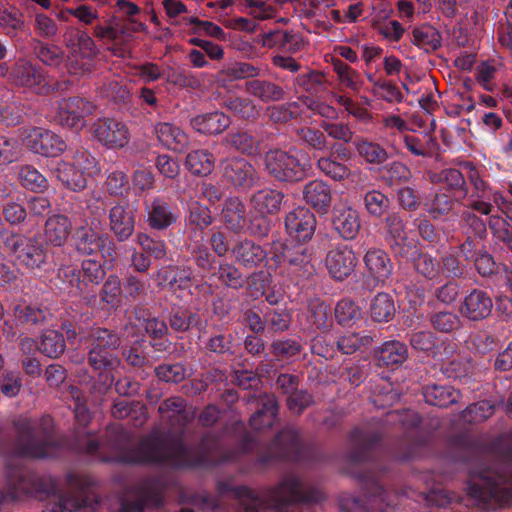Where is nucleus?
<instances>
[{"instance_id": "f257e3e1", "label": "nucleus", "mask_w": 512, "mask_h": 512, "mask_svg": "<svg viewBox=\"0 0 512 512\" xmlns=\"http://www.w3.org/2000/svg\"><path fill=\"white\" fill-rule=\"evenodd\" d=\"M18 476L22 477L21 474ZM68 491L65 494L58 493V485L54 478L45 477L37 479L33 482L32 488L26 487V480L21 478L17 485L9 489L8 495L11 499L18 498L22 492L29 494H46L52 496L56 501L50 512H75L81 507L88 505L89 497V480L81 475L70 474L67 477Z\"/></svg>"}, {"instance_id": "f03ea898", "label": "nucleus", "mask_w": 512, "mask_h": 512, "mask_svg": "<svg viewBox=\"0 0 512 512\" xmlns=\"http://www.w3.org/2000/svg\"><path fill=\"white\" fill-rule=\"evenodd\" d=\"M190 455V449L179 438L168 439L153 434L143 438L134 449L117 452L105 460L124 463H162L181 467L193 464Z\"/></svg>"}, {"instance_id": "7ed1b4c3", "label": "nucleus", "mask_w": 512, "mask_h": 512, "mask_svg": "<svg viewBox=\"0 0 512 512\" xmlns=\"http://www.w3.org/2000/svg\"><path fill=\"white\" fill-rule=\"evenodd\" d=\"M236 494L247 502V512H294L298 503L309 502L313 498L303 483L293 476L285 478L261 498L245 486L238 487Z\"/></svg>"}, {"instance_id": "20e7f679", "label": "nucleus", "mask_w": 512, "mask_h": 512, "mask_svg": "<svg viewBox=\"0 0 512 512\" xmlns=\"http://www.w3.org/2000/svg\"><path fill=\"white\" fill-rule=\"evenodd\" d=\"M468 493L484 508L512 504V471L480 466L469 475Z\"/></svg>"}, {"instance_id": "39448f33", "label": "nucleus", "mask_w": 512, "mask_h": 512, "mask_svg": "<svg viewBox=\"0 0 512 512\" xmlns=\"http://www.w3.org/2000/svg\"><path fill=\"white\" fill-rule=\"evenodd\" d=\"M17 429L19 439L16 454L44 458L57 451V443L52 433L53 421L50 416H44L37 422L23 419L17 423Z\"/></svg>"}, {"instance_id": "423d86ee", "label": "nucleus", "mask_w": 512, "mask_h": 512, "mask_svg": "<svg viewBox=\"0 0 512 512\" xmlns=\"http://www.w3.org/2000/svg\"><path fill=\"white\" fill-rule=\"evenodd\" d=\"M49 168L66 188L73 191L83 190L87 186V178L98 176L101 172L96 158L83 149L52 161Z\"/></svg>"}, {"instance_id": "0eeeda50", "label": "nucleus", "mask_w": 512, "mask_h": 512, "mask_svg": "<svg viewBox=\"0 0 512 512\" xmlns=\"http://www.w3.org/2000/svg\"><path fill=\"white\" fill-rule=\"evenodd\" d=\"M91 349L89 351V364L99 372V381L104 389H108L114 382V371L118 368L120 360L114 354L120 344L117 335L97 328L91 334Z\"/></svg>"}, {"instance_id": "6e6552de", "label": "nucleus", "mask_w": 512, "mask_h": 512, "mask_svg": "<svg viewBox=\"0 0 512 512\" xmlns=\"http://www.w3.org/2000/svg\"><path fill=\"white\" fill-rule=\"evenodd\" d=\"M64 40L68 51L64 63L66 71L75 76L90 73L98 53L92 37L84 30L73 29L65 34Z\"/></svg>"}, {"instance_id": "1a4fd4ad", "label": "nucleus", "mask_w": 512, "mask_h": 512, "mask_svg": "<svg viewBox=\"0 0 512 512\" xmlns=\"http://www.w3.org/2000/svg\"><path fill=\"white\" fill-rule=\"evenodd\" d=\"M265 167L279 181H299L305 176L307 163L292 153L275 149L266 153Z\"/></svg>"}, {"instance_id": "9d476101", "label": "nucleus", "mask_w": 512, "mask_h": 512, "mask_svg": "<svg viewBox=\"0 0 512 512\" xmlns=\"http://www.w3.org/2000/svg\"><path fill=\"white\" fill-rule=\"evenodd\" d=\"M4 246L16 256L21 265L28 269L40 268L46 262L45 250L35 239L18 234H7L4 238Z\"/></svg>"}, {"instance_id": "9b49d317", "label": "nucleus", "mask_w": 512, "mask_h": 512, "mask_svg": "<svg viewBox=\"0 0 512 512\" xmlns=\"http://www.w3.org/2000/svg\"><path fill=\"white\" fill-rule=\"evenodd\" d=\"M75 248L83 255H94L99 252L105 264H112L115 260L113 241L92 227H82L76 231Z\"/></svg>"}, {"instance_id": "f8f14e48", "label": "nucleus", "mask_w": 512, "mask_h": 512, "mask_svg": "<svg viewBox=\"0 0 512 512\" xmlns=\"http://www.w3.org/2000/svg\"><path fill=\"white\" fill-rule=\"evenodd\" d=\"M53 120L58 124L75 130L85 126V117L90 115L94 106L80 97H71L57 102L53 108Z\"/></svg>"}, {"instance_id": "ddd939ff", "label": "nucleus", "mask_w": 512, "mask_h": 512, "mask_svg": "<svg viewBox=\"0 0 512 512\" xmlns=\"http://www.w3.org/2000/svg\"><path fill=\"white\" fill-rule=\"evenodd\" d=\"M91 129L95 139L107 149H122L130 141L128 126L117 119L100 118Z\"/></svg>"}, {"instance_id": "4468645a", "label": "nucleus", "mask_w": 512, "mask_h": 512, "mask_svg": "<svg viewBox=\"0 0 512 512\" xmlns=\"http://www.w3.org/2000/svg\"><path fill=\"white\" fill-rule=\"evenodd\" d=\"M23 142L31 151L47 157H56L66 149L64 140L43 128L27 130L23 134Z\"/></svg>"}, {"instance_id": "2eb2a0df", "label": "nucleus", "mask_w": 512, "mask_h": 512, "mask_svg": "<svg viewBox=\"0 0 512 512\" xmlns=\"http://www.w3.org/2000/svg\"><path fill=\"white\" fill-rule=\"evenodd\" d=\"M11 78L16 85L29 88L40 95H46L52 90L50 79L26 60L17 61Z\"/></svg>"}, {"instance_id": "dca6fc26", "label": "nucleus", "mask_w": 512, "mask_h": 512, "mask_svg": "<svg viewBox=\"0 0 512 512\" xmlns=\"http://www.w3.org/2000/svg\"><path fill=\"white\" fill-rule=\"evenodd\" d=\"M287 233L299 242L310 240L315 232L316 218L305 207H298L289 212L285 218Z\"/></svg>"}, {"instance_id": "f3484780", "label": "nucleus", "mask_w": 512, "mask_h": 512, "mask_svg": "<svg viewBox=\"0 0 512 512\" xmlns=\"http://www.w3.org/2000/svg\"><path fill=\"white\" fill-rule=\"evenodd\" d=\"M492 308V298L485 291L474 289L462 300L459 313L470 321H481L491 314Z\"/></svg>"}, {"instance_id": "a211bd4d", "label": "nucleus", "mask_w": 512, "mask_h": 512, "mask_svg": "<svg viewBox=\"0 0 512 512\" xmlns=\"http://www.w3.org/2000/svg\"><path fill=\"white\" fill-rule=\"evenodd\" d=\"M357 259L351 247L340 244L331 249L326 257V266L333 278L343 280L356 265Z\"/></svg>"}, {"instance_id": "6ab92c4d", "label": "nucleus", "mask_w": 512, "mask_h": 512, "mask_svg": "<svg viewBox=\"0 0 512 512\" xmlns=\"http://www.w3.org/2000/svg\"><path fill=\"white\" fill-rule=\"evenodd\" d=\"M162 502V489L155 480L142 482L135 491L133 501H124L121 512H144L146 504L159 505Z\"/></svg>"}, {"instance_id": "aec40b11", "label": "nucleus", "mask_w": 512, "mask_h": 512, "mask_svg": "<svg viewBox=\"0 0 512 512\" xmlns=\"http://www.w3.org/2000/svg\"><path fill=\"white\" fill-rule=\"evenodd\" d=\"M332 225L344 239H354L361 227L359 213L349 205H338L333 210Z\"/></svg>"}, {"instance_id": "412c9836", "label": "nucleus", "mask_w": 512, "mask_h": 512, "mask_svg": "<svg viewBox=\"0 0 512 512\" xmlns=\"http://www.w3.org/2000/svg\"><path fill=\"white\" fill-rule=\"evenodd\" d=\"M224 177L234 186L248 189L256 181V172L251 164L242 158H233L224 163Z\"/></svg>"}, {"instance_id": "4be33fe9", "label": "nucleus", "mask_w": 512, "mask_h": 512, "mask_svg": "<svg viewBox=\"0 0 512 512\" xmlns=\"http://www.w3.org/2000/svg\"><path fill=\"white\" fill-rule=\"evenodd\" d=\"M110 228L119 241L127 240L134 232L135 217L128 205L117 204L109 213Z\"/></svg>"}, {"instance_id": "5701e85b", "label": "nucleus", "mask_w": 512, "mask_h": 512, "mask_svg": "<svg viewBox=\"0 0 512 512\" xmlns=\"http://www.w3.org/2000/svg\"><path fill=\"white\" fill-rule=\"evenodd\" d=\"M304 200L320 213H327L332 194L330 186L322 180H313L307 183L303 189Z\"/></svg>"}, {"instance_id": "b1692460", "label": "nucleus", "mask_w": 512, "mask_h": 512, "mask_svg": "<svg viewBox=\"0 0 512 512\" xmlns=\"http://www.w3.org/2000/svg\"><path fill=\"white\" fill-rule=\"evenodd\" d=\"M271 254L270 258H268V266L270 269L277 268L286 262L291 265H302L308 262L305 248L302 246H296L292 249L277 242L273 244Z\"/></svg>"}, {"instance_id": "393cba45", "label": "nucleus", "mask_w": 512, "mask_h": 512, "mask_svg": "<svg viewBox=\"0 0 512 512\" xmlns=\"http://www.w3.org/2000/svg\"><path fill=\"white\" fill-rule=\"evenodd\" d=\"M369 274L378 282H384L392 272V263L385 251L372 248L364 256Z\"/></svg>"}, {"instance_id": "a878e982", "label": "nucleus", "mask_w": 512, "mask_h": 512, "mask_svg": "<svg viewBox=\"0 0 512 512\" xmlns=\"http://www.w3.org/2000/svg\"><path fill=\"white\" fill-rule=\"evenodd\" d=\"M232 253L236 261L247 268H255L269 258L263 248L251 240H244L236 244Z\"/></svg>"}, {"instance_id": "bb28decb", "label": "nucleus", "mask_w": 512, "mask_h": 512, "mask_svg": "<svg viewBox=\"0 0 512 512\" xmlns=\"http://www.w3.org/2000/svg\"><path fill=\"white\" fill-rule=\"evenodd\" d=\"M72 228V223L67 216L53 215L45 223L44 239L47 244L53 246L63 245Z\"/></svg>"}, {"instance_id": "cd10ccee", "label": "nucleus", "mask_w": 512, "mask_h": 512, "mask_svg": "<svg viewBox=\"0 0 512 512\" xmlns=\"http://www.w3.org/2000/svg\"><path fill=\"white\" fill-rule=\"evenodd\" d=\"M155 133L162 145L170 150L182 152L188 145L186 133L171 123H158Z\"/></svg>"}, {"instance_id": "c85d7f7f", "label": "nucleus", "mask_w": 512, "mask_h": 512, "mask_svg": "<svg viewBox=\"0 0 512 512\" xmlns=\"http://www.w3.org/2000/svg\"><path fill=\"white\" fill-rule=\"evenodd\" d=\"M191 125L199 133L219 134L230 125V119L224 113L215 111L194 117Z\"/></svg>"}, {"instance_id": "c756f323", "label": "nucleus", "mask_w": 512, "mask_h": 512, "mask_svg": "<svg viewBox=\"0 0 512 512\" xmlns=\"http://www.w3.org/2000/svg\"><path fill=\"white\" fill-rule=\"evenodd\" d=\"M161 417L172 427L184 426L192 416L186 411L184 400L172 397L165 400L159 407Z\"/></svg>"}, {"instance_id": "7c9ffc66", "label": "nucleus", "mask_w": 512, "mask_h": 512, "mask_svg": "<svg viewBox=\"0 0 512 512\" xmlns=\"http://www.w3.org/2000/svg\"><path fill=\"white\" fill-rule=\"evenodd\" d=\"M221 220L229 230L235 233L241 232L246 224L244 204L238 198L226 200Z\"/></svg>"}, {"instance_id": "2f4dec72", "label": "nucleus", "mask_w": 512, "mask_h": 512, "mask_svg": "<svg viewBox=\"0 0 512 512\" xmlns=\"http://www.w3.org/2000/svg\"><path fill=\"white\" fill-rule=\"evenodd\" d=\"M262 408L250 418V426L255 430L271 427L277 415V403L273 395H263L259 398Z\"/></svg>"}, {"instance_id": "473e14b6", "label": "nucleus", "mask_w": 512, "mask_h": 512, "mask_svg": "<svg viewBox=\"0 0 512 512\" xmlns=\"http://www.w3.org/2000/svg\"><path fill=\"white\" fill-rule=\"evenodd\" d=\"M283 195L273 189H263L255 193L251 199L252 207L262 216L279 211Z\"/></svg>"}, {"instance_id": "72a5a7b5", "label": "nucleus", "mask_w": 512, "mask_h": 512, "mask_svg": "<svg viewBox=\"0 0 512 512\" xmlns=\"http://www.w3.org/2000/svg\"><path fill=\"white\" fill-rule=\"evenodd\" d=\"M425 402L439 407H447L460 398V392L448 385H430L424 389Z\"/></svg>"}, {"instance_id": "f704fd0d", "label": "nucleus", "mask_w": 512, "mask_h": 512, "mask_svg": "<svg viewBox=\"0 0 512 512\" xmlns=\"http://www.w3.org/2000/svg\"><path fill=\"white\" fill-rule=\"evenodd\" d=\"M148 222L153 229H165L176 221L177 216L170 206L161 199H155L147 210Z\"/></svg>"}, {"instance_id": "c9c22d12", "label": "nucleus", "mask_w": 512, "mask_h": 512, "mask_svg": "<svg viewBox=\"0 0 512 512\" xmlns=\"http://www.w3.org/2000/svg\"><path fill=\"white\" fill-rule=\"evenodd\" d=\"M185 164L192 174L206 176L214 169L215 158L207 150L197 149L188 153Z\"/></svg>"}, {"instance_id": "e433bc0d", "label": "nucleus", "mask_w": 512, "mask_h": 512, "mask_svg": "<svg viewBox=\"0 0 512 512\" xmlns=\"http://www.w3.org/2000/svg\"><path fill=\"white\" fill-rule=\"evenodd\" d=\"M103 264L95 259L83 261L81 269V293L89 291L93 286L99 285L105 277Z\"/></svg>"}, {"instance_id": "4c0bfd02", "label": "nucleus", "mask_w": 512, "mask_h": 512, "mask_svg": "<svg viewBox=\"0 0 512 512\" xmlns=\"http://www.w3.org/2000/svg\"><path fill=\"white\" fill-rule=\"evenodd\" d=\"M112 415L117 419L130 417L134 426H141L146 420V408L140 403L131 404L126 399L118 400L112 408Z\"/></svg>"}, {"instance_id": "58836bf2", "label": "nucleus", "mask_w": 512, "mask_h": 512, "mask_svg": "<svg viewBox=\"0 0 512 512\" xmlns=\"http://www.w3.org/2000/svg\"><path fill=\"white\" fill-rule=\"evenodd\" d=\"M395 311L394 301L387 293H379L371 301L370 314L372 319L376 322L390 321Z\"/></svg>"}, {"instance_id": "ea45409f", "label": "nucleus", "mask_w": 512, "mask_h": 512, "mask_svg": "<svg viewBox=\"0 0 512 512\" xmlns=\"http://www.w3.org/2000/svg\"><path fill=\"white\" fill-rule=\"evenodd\" d=\"M157 280L159 285H169L174 291L180 289L181 291L189 290L190 288V277L188 272H178L173 267H164L157 273Z\"/></svg>"}, {"instance_id": "a19ab883", "label": "nucleus", "mask_w": 512, "mask_h": 512, "mask_svg": "<svg viewBox=\"0 0 512 512\" xmlns=\"http://www.w3.org/2000/svg\"><path fill=\"white\" fill-rule=\"evenodd\" d=\"M407 358L406 346L398 341H389L383 344L378 352L380 364L385 366L399 365Z\"/></svg>"}, {"instance_id": "79ce46f5", "label": "nucleus", "mask_w": 512, "mask_h": 512, "mask_svg": "<svg viewBox=\"0 0 512 512\" xmlns=\"http://www.w3.org/2000/svg\"><path fill=\"white\" fill-rule=\"evenodd\" d=\"M38 349L48 357L56 358L65 350V341L55 330H46L40 338Z\"/></svg>"}, {"instance_id": "37998d69", "label": "nucleus", "mask_w": 512, "mask_h": 512, "mask_svg": "<svg viewBox=\"0 0 512 512\" xmlns=\"http://www.w3.org/2000/svg\"><path fill=\"white\" fill-rule=\"evenodd\" d=\"M317 166L323 174L335 181H342L356 174L348 166L331 157H321L317 162Z\"/></svg>"}, {"instance_id": "c03bdc74", "label": "nucleus", "mask_w": 512, "mask_h": 512, "mask_svg": "<svg viewBox=\"0 0 512 512\" xmlns=\"http://www.w3.org/2000/svg\"><path fill=\"white\" fill-rule=\"evenodd\" d=\"M364 206L372 217H382L390 206L389 199L380 191L372 190L364 196Z\"/></svg>"}, {"instance_id": "a18cd8bd", "label": "nucleus", "mask_w": 512, "mask_h": 512, "mask_svg": "<svg viewBox=\"0 0 512 512\" xmlns=\"http://www.w3.org/2000/svg\"><path fill=\"white\" fill-rule=\"evenodd\" d=\"M335 316L339 324L350 326L362 317V310L351 300L344 299L338 302Z\"/></svg>"}, {"instance_id": "49530a36", "label": "nucleus", "mask_w": 512, "mask_h": 512, "mask_svg": "<svg viewBox=\"0 0 512 512\" xmlns=\"http://www.w3.org/2000/svg\"><path fill=\"white\" fill-rule=\"evenodd\" d=\"M246 88L250 94L267 101L279 100L283 95L282 89L279 88L278 86L260 80H253L247 82Z\"/></svg>"}, {"instance_id": "de8ad7c7", "label": "nucleus", "mask_w": 512, "mask_h": 512, "mask_svg": "<svg viewBox=\"0 0 512 512\" xmlns=\"http://www.w3.org/2000/svg\"><path fill=\"white\" fill-rule=\"evenodd\" d=\"M413 260L415 269L425 278L433 280L441 275V264L431 255L420 252Z\"/></svg>"}, {"instance_id": "09e8293b", "label": "nucleus", "mask_w": 512, "mask_h": 512, "mask_svg": "<svg viewBox=\"0 0 512 512\" xmlns=\"http://www.w3.org/2000/svg\"><path fill=\"white\" fill-rule=\"evenodd\" d=\"M355 146L358 154L369 163L380 164L387 159V152L376 143L361 139Z\"/></svg>"}, {"instance_id": "8fccbe9b", "label": "nucleus", "mask_w": 512, "mask_h": 512, "mask_svg": "<svg viewBox=\"0 0 512 512\" xmlns=\"http://www.w3.org/2000/svg\"><path fill=\"white\" fill-rule=\"evenodd\" d=\"M21 184L32 191H43L48 186L47 179L34 167L23 166L19 171Z\"/></svg>"}, {"instance_id": "3c124183", "label": "nucleus", "mask_w": 512, "mask_h": 512, "mask_svg": "<svg viewBox=\"0 0 512 512\" xmlns=\"http://www.w3.org/2000/svg\"><path fill=\"white\" fill-rule=\"evenodd\" d=\"M212 223V217L206 206L197 201H191L189 204L188 224L195 229L203 230Z\"/></svg>"}, {"instance_id": "603ef678", "label": "nucleus", "mask_w": 512, "mask_h": 512, "mask_svg": "<svg viewBox=\"0 0 512 512\" xmlns=\"http://www.w3.org/2000/svg\"><path fill=\"white\" fill-rule=\"evenodd\" d=\"M413 41L417 46L423 49L434 50L440 45V36L434 28L424 26L414 29Z\"/></svg>"}, {"instance_id": "864d4df0", "label": "nucleus", "mask_w": 512, "mask_h": 512, "mask_svg": "<svg viewBox=\"0 0 512 512\" xmlns=\"http://www.w3.org/2000/svg\"><path fill=\"white\" fill-rule=\"evenodd\" d=\"M333 68L342 85L353 90L359 87L361 82L360 74L350 66L337 59L333 61Z\"/></svg>"}, {"instance_id": "5fc2aeb1", "label": "nucleus", "mask_w": 512, "mask_h": 512, "mask_svg": "<svg viewBox=\"0 0 512 512\" xmlns=\"http://www.w3.org/2000/svg\"><path fill=\"white\" fill-rule=\"evenodd\" d=\"M21 156V146L14 138L0 135V165L17 161Z\"/></svg>"}, {"instance_id": "6e6d98bb", "label": "nucleus", "mask_w": 512, "mask_h": 512, "mask_svg": "<svg viewBox=\"0 0 512 512\" xmlns=\"http://www.w3.org/2000/svg\"><path fill=\"white\" fill-rule=\"evenodd\" d=\"M429 179L433 183H443L451 189H460L464 185L461 172L453 168L444 169L439 173L432 172L429 174Z\"/></svg>"}, {"instance_id": "4d7b16f0", "label": "nucleus", "mask_w": 512, "mask_h": 512, "mask_svg": "<svg viewBox=\"0 0 512 512\" xmlns=\"http://www.w3.org/2000/svg\"><path fill=\"white\" fill-rule=\"evenodd\" d=\"M493 413L494 405L487 400H483L468 406L463 418L470 423L481 422L492 416Z\"/></svg>"}, {"instance_id": "13d9d810", "label": "nucleus", "mask_w": 512, "mask_h": 512, "mask_svg": "<svg viewBox=\"0 0 512 512\" xmlns=\"http://www.w3.org/2000/svg\"><path fill=\"white\" fill-rule=\"evenodd\" d=\"M228 141L236 150L245 154L253 155L259 151L258 143L244 132L231 134Z\"/></svg>"}, {"instance_id": "bf43d9fd", "label": "nucleus", "mask_w": 512, "mask_h": 512, "mask_svg": "<svg viewBox=\"0 0 512 512\" xmlns=\"http://www.w3.org/2000/svg\"><path fill=\"white\" fill-rule=\"evenodd\" d=\"M137 243L143 252L149 254L155 259H161L166 254L165 244L162 241H156L150 238L145 233H139L137 235Z\"/></svg>"}, {"instance_id": "052dcab7", "label": "nucleus", "mask_w": 512, "mask_h": 512, "mask_svg": "<svg viewBox=\"0 0 512 512\" xmlns=\"http://www.w3.org/2000/svg\"><path fill=\"white\" fill-rule=\"evenodd\" d=\"M260 69L250 63L234 62L229 64L223 73L234 79H244L255 77L259 74Z\"/></svg>"}, {"instance_id": "680f3d73", "label": "nucleus", "mask_w": 512, "mask_h": 512, "mask_svg": "<svg viewBox=\"0 0 512 512\" xmlns=\"http://www.w3.org/2000/svg\"><path fill=\"white\" fill-rule=\"evenodd\" d=\"M432 325L435 329L449 333L459 327V318L451 312H438L432 319Z\"/></svg>"}, {"instance_id": "e2e57ef3", "label": "nucleus", "mask_w": 512, "mask_h": 512, "mask_svg": "<svg viewBox=\"0 0 512 512\" xmlns=\"http://www.w3.org/2000/svg\"><path fill=\"white\" fill-rule=\"evenodd\" d=\"M246 6L250 8V14L258 20H267L276 16V8L262 0H246Z\"/></svg>"}, {"instance_id": "0e129e2a", "label": "nucleus", "mask_w": 512, "mask_h": 512, "mask_svg": "<svg viewBox=\"0 0 512 512\" xmlns=\"http://www.w3.org/2000/svg\"><path fill=\"white\" fill-rule=\"evenodd\" d=\"M371 338L368 336L361 337L356 333H351L341 337L337 341L338 349L344 354L354 353L360 346L368 345Z\"/></svg>"}, {"instance_id": "69168bd1", "label": "nucleus", "mask_w": 512, "mask_h": 512, "mask_svg": "<svg viewBox=\"0 0 512 512\" xmlns=\"http://www.w3.org/2000/svg\"><path fill=\"white\" fill-rule=\"evenodd\" d=\"M38 58L48 66H59L64 61L63 52L55 45H41L37 51Z\"/></svg>"}, {"instance_id": "338daca9", "label": "nucleus", "mask_w": 512, "mask_h": 512, "mask_svg": "<svg viewBox=\"0 0 512 512\" xmlns=\"http://www.w3.org/2000/svg\"><path fill=\"white\" fill-rule=\"evenodd\" d=\"M128 188V179L124 172H111L105 182V190L110 195H122Z\"/></svg>"}, {"instance_id": "774afa93", "label": "nucleus", "mask_w": 512, "mask_h": 512, "mask_svg": "<svg viewBox=\"0 0 512 512\" xmlns=\"http://www.w3.org/2000/svg\"><path fill=\"white\" fill-rule=\"evenodd\" d=\"M219 280L226 286L239 288L243 284L241 273L230 264H221L218 271Z\"/></svg>"}]
</instances>
